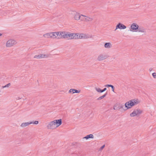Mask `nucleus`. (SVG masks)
<instances>
[{
	"label": "nucleus",
	"instance_id": "393cba45",
	"mask_svg": "<svg viewBox=\"0 0 156 156\" xmlns=\"http://www.w3.org/2000/svg\"><path fill=\"white\" fill-rule=\"evenodd\" d=\"M85 18V17H81V16H80V19L81 21H85L84 18Z\"/></svg>",
	"mask_w": 156,
	"mask_h": 156
},
{
	"label": "nucleus",
	"instance_id": "bb28decb",
	"mask_svg": "<svg viewBox=\"0 0 156 156\" xmlns=\"http://www.w3.org/2000/svg\"><path fill=\"white\" fill-rule=\"evenodd\" d=\"M153 77L154 78H156V73H154L152 74Z\"/></svg>",
	"mask_w": 156,
	"mask_h": 156
},
{
	"label": "nucleus",
	"instance_id": "c85d7f7f",
	"mask_svg": "<svg viewBox=\"0 0 156 156\" xmlns=\"http://www.w3.org/2000/svg\"><path fill=\"white\" fill-rule=\"evenodd\" d=\"M105 145L104 144L103 145H102L100 148V150H102L105 147Z\"/></svg>",
	"mask_w": 156,
	"mask_h": 156
},
{
	"label": "nucleus",
	"instance_id": "a878e982",
	"mask_svg": "<svg viewBox=\"0 0 156 156\" xmlns=\"http://www.w3.org/2000/svg\"><path fill=\"white\" fill-rule=\"evenodd\" d=\"M32 122V124L33 123L35 124H37L39 122L38 121H35L34 122Z\"/></svg>",
	"mask_w": 156,
	"mask_h": 156
},
{
	"label": "nucleus",
	"instance_id": "f03ea898",
	"mask_svg": "<svg viewBox=\"0 0 156 156\" xmlns=\"http://www.w3.org/2000/svg\"><path fill=\"white\" fill-rule=\"evenodd\" d=\"M142 112V111L139 109H137L134 110L133 112L130 113V115L131 117H134L135 116L139 115Z\"/></svg>",
	"mask_w": 156,
	"mask_h": 156
},
{
	"label": "nucleus",
	"instance_id": "1a4fd4ad",
	"mask_svg": "<svg viewBox=\"0 0 156 156\" xmlns=\"http://www.w3.org/2000/svg\"><path fill=\"white\" fill-rule=\"evenodd\" d=\"M76 37H77V39H86L89 38V37H87L86 34H80L78 33H76Z\"/></svg>",
	"mask_w": 156,
	"mask_h": 156
},
{
	"label": "nucleus",
	"instance_id": "f704fd0d",
	"mask_svg": "<svg viewBox=\"0 0 156 156\" xmlns=\"http://www.w3.org/2000/svg\"><path fill=\"white\" fill-rule=\"evenodd\" d=\"M152 68H150L149 69V70L150 71H151L152 70Z\"/></svg>",
	"mask_w": 156,
	"mask_h": 156
},
{
	"label": "nucleus",
	"instance_id": "f3484780",
	"mask_svg": "<svg viewBox=\"0 0 156 156\" xmlns=\"http://www.w3.org/2000/svg\"><path fill=\"white\" fill-rule=\"evenodd\" d=\"M80 92V90H77L73 89H71L69 91V93H71V92H73V93H79Z\"/></svg>",
	"mask_w": 156,
	"mask_h": 156
},
{
	"label": "nucleus",
	"instance_id": "6e6552de",
	"mask_svg": "<svg viewBox=\"0 0 156 156\" xmlns=\"http://www.w3.org/2000/svg\"><path fill=\"white\" fill-rule=\"evenodd\" d=\"M130 28L132 30H130L131 31L137 32V30L139 28V26L137 24L135 23H133L131 24L130 26Z\"/></svg>",
	"mask_w": 156,
	"mask_h": 156
},
{
	"label": "nucleus",
	"instance_id": "7c9ffc66",
	"mask_svg": "<svg viewBox=\"0 0 156 156\" xmlns=\"http://www.w3.org/2000/svg\"><path fill=\"white\" fill-rule=\"evenodd\" d=\"M112 85L111 84H107L105 86V87H111L112 86Z\"/></svg>",
	"mask_w": 156,
	"mask_h": 156
},
{
	"label": "nucleus",
	"instance_id": "473e14b6",
	"mask_svg": "<svg viewBox=\"0 0 156 156\" xmlns=\"http://www.w3.org/2000/svg\"><path fill=\"white\" fill-rule=\"evenodd\" d=\"M107 89V88H104L103 89V91L104 92Z\"/></svg>",
	"mask_w": 156,
	"mask_h": 156
},
{
	"label": "nucleus",
	"instance_id": "39448f33",
	"mask_svg": "<svg viewBox=\"0 0 156 156\" xmlns=\"http://www.w3.org/2000/svg\"><path fill=\"white\" fill-rule=\"evenodd\" d=\"M59 32L58 39L65 38L67 37L66 35L67 34V32L66 31H58Z\"/></svg>",
	"mask_w": 156,
	"mask_h": 156
},
{
	"label": "nucleus",
	"instance_id": "20e7f679",
	"mask_svg": "<svg viewBox=\"0 0 156 156\" xmlns=\"http://www.w3.org/2000/svg\"><path fill=\"white\" fill-rule=\"evenodd\" d=\"M55 121H54L50 122L47 126L48 129H54L57 128L55 125Z\"/></svg>",
	"mask_w": 156,
	"mask_h": 156
},
{
	"label": "nucleus",
	"instance_id": "412c9836",
	"mask_svg": "<svg viewBox=\"0 0 156 156\" xmlns=\"http://www.w3.org/2000/svg\"><path fill=\"white\" fill-rule=\"evenodd\" d=\"M43 36L45 38H50V33H46L44 34Z\"/></svg>",
	"mask_w": 156,
	"mask_h": 156
},
{
	"label": "nucleus",
	"instance_id": "4468645a",
	"mask_svg": "<svg viewBox=\"0 0 156 156\" xmlns=\"http://www.w3.org/2000/svg\"><path fill=\"white\" fill-rule=\"evenodd\" d=\"M81 16L83 17H85V18H84L85 22H89V21H92L93 20V19L89 17L85 16V15H81Z\"/></svg>",
	"mask_w": 156,
	"mask_h": 156
},
{
	"label": "nucleus",
	"instance_id": "2eb2a0df",
	"mask_svg": "<svg viewBox=\"0 0 156 156\" xmlns=\"http://www.w3.org/2000/svg\"><path fill=\"white\" fill-rule=\"evenodd\" d=\"M141 32L142 33H146V29L144 28L143 27H139L138 29H137V32Z\"/></svg>",
	"mask_w": 156,
	"mask_h": 156
},
{
	"label": "nucleus",
	"instance_id": "72a5a7b5",
	"mask_svg": "<svg viewBox=\"0 0 156 156\" xmlns=\"http://www.w3.org/2000/svg\"><path fill=\"white\" fill-rule=\"evenodd\" d=\"M22 98H20V97H18L17 98V100H20V99H21Z\"/></svg>",
	"mask_w": 156,
	"mask_h": 156
},
{
	"label": "nucleus",
	"instance_id": "6ab92c4d",
	"mask_svg": "<svg viewBox=\"0 0 156 156\" xmlns=\"http://www.w3.org/2000/svg\"><path fill=\"white\" fill-rule=\"evenodd\" d=\"M94 136L92 134H90L88 135H87L85 137H84L83 138L86 139L87 140L89 139L90 138H93Z\"/></svg>",
	"mask_w": 156,
	"mask_h": 156
},
{
	"label": "nucleus",
	"instance_id": "5701e85b",
	"mask_svg": "<svg viewBox=\"0 0 156 156\" xmlns=\"http://www.w3.org/2000/svg\"><path fill=\"white\" fill-rule=\"evenodd\" d=\"M95 89L98 92L102 93V92H103V89L101 90L99 88H98L96 87L95 88Z\"/></svg>",
	"mask_w": 156,
	"mask_h": 156
},
{
	"label": "nucleus",
	"instance_id": "423d86ee",
	"mask_svg": "<svg viewBox=\"0 0 156 156\" xmlns=\"http://www.w3.org/2000/svg\"><path fill=\"white\" fill-rule=\"evenodd\" d=\"M76 33H71L69 32H67V34L66 35L67 37L66 38H68L69 39H76L78 38L76 37Z\"/></svg>",
	"mask_w": 156,
	"mask_h": 156
},
{
	"label": "nucleus",
	"instance_id": "0eeeda50",
	"mask_svg": "<svg viewBox=\"0 0 156 156\" xmlns=\"http://www.w3.org/2000/svg\"><path fill=\"white\" fill-rule=\"evenodd\" d=\"M16 42L14 40L10 39L7 41L6 43V46L10 47L15 44Z\"/></svg>",
	"mask_w": 156,
	"mask_h": 156
},
{
	"label": "nucleus",
	"instance_id": "c756f323",
	"mask_svg": "<svg viewBox=\"0 0 156 156\" xmlns=\"http://www.w3.org/2000/svg\"><path fill=\"white\" fill-rule=\"evenodd\" d=\"M111 87L112 88V90L113 92H114V89H115V88H114V86H113L112 85V86Z\"/></svg>",
	"mask_w": 156,
	"mask_h": 156
},
{
	"label": "nucleus",
	"instance_id": "f257e3e1",
	"mask_svg": "<svg viewBox=\"0 0 156 156\" xmlns=\"http://www.w3.org/2000/svg\"><path fill=\"white\" fill-rule=\"evenodd\" d=\"M139 101L138 100L135 99H133L126 102L125 104V107L126 108L125 110L131 108L133 106L137 105Z\"/></svg>",
	"mask_w": 156,
	"mask_h": 156
},
{
	"label": "nucleus",
	"instance_id": "9d476101",
	"mask_svg": "<svg viewBox=\"0 0 156 156\" xmlns=\"http://www.w3.org/2000/svg\"><path fill=\"white\" fill-rule=\"evenodd\" d=\"M126 28V27L124 25L119 23H118L116 26V29L115 30V31L118 29H124Z\"/></svg>",
	"mask_w": 156,
	"mask_h": 156
},
{
	"label": "nucleus",
	"instance_id": "b1692460",
	"mask_svg": "<svg viewBox=\"0 0 156 156\" xmlns=\"http://www.w3.org/2000/svg\"><path fill=\"white\" fill-rule=\"evenodd\" d=\"M11 85V84L10 83H9L7 84L5 86H2V88H4L5 87H9V86H10Z\"/></svg>",
	"mask_w": 156,
	"mask_h": 156
},
{
	"label": "nucleus",
	"instance_id": "4be33fe9",
	"mask_svg": "<svg viewBox=\"0 0 156 156\" xmlns=\"http://www.w3.org/2000/svg\"><path fill=\"white\" fill-rule=\"evenodd\" d=\"M107 94V93L106 92L105 94L104 95H103L102 96H101L99 97V98H97V99L98 100H101V99L105 97Z\"/></svg>",
	"mask_w": 156,
	"mask_h": 156
},
{
	"label": "nucleus",
	"instance_id": "9b49d317",
	"mask_svg": "<svg viewBox=\"0 0 156 156\" xmlns=\"http://www.w3.org/2000/svg\"><path fill=\"white\" fill-rule=\"evenodd\" d=\"M59 34V32H58L50 33V38L53 39L57 38Z\"/></svg>",
	"mask_w": 156,
	"mask_h": 156
},
{
	"label": "nucleus",
	"instance_id": "cd10ccee",
	"mask_svg": "<svg viewBox=\"0 0 156 156\" xmlns=\"http://www.w3.org/2000/svg\"><path fill=\"white\" fill-rule=\"evenodd\" d=\"M123 105H120L117 107V109L119 110L121 108H123Z\"/></svg>",
	"mask_w": 156,
	"mask_h": 156
},
{
	"label": "nucleus",
	"instance_id": "c9c22d12",
	"mask_svg": "<svg viewBox=\"0 0 156 156\" xmlns=\"http://www.w3.org/2000/svg\"><path fill=\"white\" fill-rule=\"evenodd\" d=\"M2 34L0 33V36H2Z\"/></svg>",
	"mask_w": 156,
	"mask_h": 156
},
{
	"label": "nucleus",
	"instance_id": "dca6fc26",
	"mask_svg": "<svg viewBox=\"0 0 156 156\" xmlns=\"http://www.w3.org/2000/svg\"><path fill=\"white\" fill-rule=\"evenodd\" d=\"M80 16H82L80 15V14L77 12H76L74 14V18L76 20H79L80 19Z\"/></svg>",
	"mask_w": 156,
	"mask_h": 156
},
{
	"label": "nucleus",
	"instance_id": "2f4dec72",
	"mask_svg": "<svg viewBox=\"0 0 156 156\" xmlns=\"http://www.w3.org/2000/svg\"><path fill=\"white\" fill-rule=\"evenodd\" d=\"M117 106L116 105H114V108H113V109L115 110H117V109L118 108H116V107Z\"/></svg>",
	"mask_w": 156,
	"mask_h": 156
},
{
	"label": "nucleus",
	"instance_id": "ddd939ff",
	"mask_svg": "<svg viewBox=\"0 0 156 156\" xmlns=\"http://www.w3.org/2000/svg\"><path fill=\"white\" fill-rule=\"evenodd\" d=\"M54 121H55V125H56V127L59 126L62 123L61 119L58 120H55Z\"/></svg>",
	"mask_w": 156,
	"mask_h": 156
},
{
	"label": "nucleus",
	"instance_id": "aec40b11",
	"mask_svg": "<svg viewBox=\"0 0 156 156\" xmlns=\"http://www.w3.org/2000/svg\"><path fill=\"white\" fill-rule=\"evenodd\" d=\"M104 47L105 48H109L111 47V44L110 43H105L104 45Z\"/></svg>",
	"mask_w": 156,
	"mask_h": 156
},
{
	"label": "nucleus",
	"instance_id": "f8f14e48",
	"mask_svg": "<svg viewBox=\"0 0 156 156\" xmlns=\"http://www.w3.org/2000/svg\"><path fill=\"white\" fill-rule=\"evenodd\" d=\"M48 57V55L44 54H40V55H36L34 57V58H41Z\"/></svg>",
	"mask_w": 156,
	"mask_h": 156
},
{
	"label": "nucleus",
	"instance_id": "7ed1b4c3",
	"mask_svg": "<svg viewBox=\"0 0 156 156\" xmlns=\"http://www.w3.org/2000/svg\"><path fill=\"white\" fill-rule=\"evenodd\" d=\"M109 56L105 54L102 53L98 55L97 60L98 61H101L107 58Z\"/></svg>",
	"mask_w": 156,
	"mask_h": 156
},
{
	"label": "nucleus",
	"instance_id": "a211bd4d",
	"mask_svg": "<svg viewBox=\"0 0 156 156\" xmlns=\"http://www.w3.org/2000/svg\"><path fill=\"white\" fill-rule=\"evenodd\" d=\"M32 124V122H26L22 123L21 125V126L22 127H24L28 126L29 124Z\"/></svg>",
	"mask_w": 156,
	"mask_h": 156
}]
</instances>
